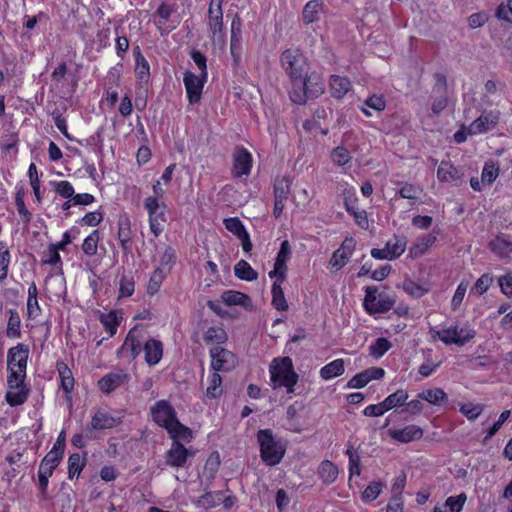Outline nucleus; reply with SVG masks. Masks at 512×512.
<instances>
[{
	"label": "nucleus",
	"mask_w": 512,
	"mask_h": 512,
	"mask_svg": "<svg viewBox=\"0 0 512 512\" xmlns=\"http://www.w3.org/2000/svg\"><path fill=\"white\" fill-rule=\"evenodd\" d=\"M494 124L495 123L490 121L487 116H480L470 124L468 130L470 134L483 133L488 131Z\"/></svg>",
	"instance_id": "nucleus-42"
},
{
	"label": "nucleus",
	"mask_w": 512,
	"mask_h": 512,
	"mask_svg": "<svg viewBox=\"0 0 512 512\" xmlns=\"http://www.w3.org/2000/svg\"><path fill=\"white\" fill-rule=\"evenodd\" d=\"M499 168L493 162H486L481 174L482 184L490 185L498 177Z\"/></svg>",
	"instance_id": "nucleus-43"
},
{
	"label": "nucleus",
	"mask_w": 512,
	"mask_h": 512,
	"mask_svg": "<svg viewBox=\"0 0 512 512\" xmlns=\"http://www.w3.org/2000/svg\"><path fill=\"white\" fill-rule=\"evenodd\" d=\"M403 289L406 293L415 298H420L427 292L426 288L410 279L404 281Z\"/></svg>",
	"instance_id": "nucleus-53"
},
{
	"label": "nucleus",
	"mask_w": 512,
	"mask_h": 512,
	"mask_svg": "<svg viewBox=\"0 0 512 512\" xmlns=\"http://www.w3.org/2000/svg\"><path fill=\"white\" fill-rule=\"evenodd\" d=\"M9 251L0 243V279L7 277L8 264L10 261Z\"/></svg>",
	"instance_id": "nucleus-60"
},
{
	"label": "nucleus",
	"mask_w": 512,
	"mask_h": 512,
	"mask_svg": "<svg viewBox=\"0 0 512 512\" xmlns=\"http://www.w3.org/2000/svg\"><path fill=\"white\" fill-rule=\"evenodd\" d=\"M366 295L364 298V307L370 313L373 314V308H375V304H377V289L375 287H367Z\"/></svg>",
	"instance_id": "nucleus-58"
},
{
	"label": "nucleus",
	"mask_w": 512,
	"mask_h": 512,
	"mask_svg": "<svg viewBox=\"0 0 512 512\" xmlns=\"http://www.w3.org/2000/svg\"><path fill=\"white\" fill-rule=\"evenodd\" d=\"M437 176L440 181H457L462 178L461 171L449 162H441L438 167Z\"/></svg>",
	"instance_id": "nucleus-23"
},
{
	"label": "nucleus",
	"mask_w": 512,
	"mask_h": 512,
	"mask_svg": "<svg viewBox=\"0 0 512 512\" xmlns=\"http://www.w3.org/2000/svg\"><path fill=\"white\" fill-rule=\"evenodd\" d=\"M251 155L245 149H237L234 153V174L237 177L247 175L251 169Z\"/></svg>",
	"instance_id": "nucleus-17"
},
{
	"label": "nucleus",
	"mask_w": 512,
	"mask_h": 512,
	"mask_svg": "<svg viewBox=\"0 0 512 512\" xmlns=\"http://www.w3.org/2000/svg\"><path fill=\"white\" fill-rule=\"evenodd\" d=\"M490 249L499 257H507L512 252V241L504 236H497L489 242Z\"/></svg>",
	"instance_id": "nucleus-26"
},
{
	"label": "nucleus",
	"mask_w": 512,
	"mask_h": 512,
	"mask_svg": "<svg viewBox=\"0 0 512 512\" xmlns=\"http://www.w3.org/2000/svg\"><path fill=\"white\" fill-rule=\"evenodd\" d=\"M54 470L55 468L53 466H49L41 461L38 470V481L42 495L46 493L49 477L53 474Z\"/></svg>",
	"instance_id": "nucleus-38"
},
{
	"label": "nucleus",
	"mask_w": 512,
	"mask_h": 512,
	"mask_svg": "<svg viewBox=\"0 0 512 512\" xmlns=\"http://www.w3.org/2000/svg\"><path fill=\"white\" fill-rule=\"evenodd\" d=\"M389 436L399 442L409 443L414 440H419L423 436V430L416 425H408L402 429H390Z\"/></svg>",
	"instance_id": "nucleus-14"
},
{
	"label": "nucleus",
	"mask_w": 512,
	"mask_h": 512,
	"mask_svg": "<svg viewBox=\"0 0 512 512\" xmlns=\"http://www.w3.org/2000/svg\"><path fill=\"white\" fill-rule=\"evenodd\" d=\"M466 501V495L464 493L454 497L451 496L446 500V505L449 507L450 512H460L462 506Z\"/></svg>",
	"instance_id": "nucleus-63"
},
{
	"label": "nucleus",
	"mask_w": 512,
	"mask_h": 512,
	"mask_svg": "<svg viewBox=\"0 0 512 512\" xmlns=\"http://www.w3.org/2000/svg\"><path fill=\"white\" fill-rule=\"evenodd\" d=\"M151 414L153 420L159 426L164 427L171 438L187 439L190 436V429L178 421L175 410L167 401H158L151 407Z\"/></svg>",
	"instance_id": "nucleus-1"
},
{
	"label": "nucleus",
	"mask_w": 512,
	"mask_h": 512,
	"mask_svg": "<svg viewBox=\"0 0 512 512\" xmlns=\"http://www.w3.org/2000/svg\"><path fill=\"white\" fill-rule=\"evenodd\" d=\"M437 239L436 234L430 233L417 239L416 243L410 248L412 257L423 255Z\"/></svg>",
	"instance_id": "nucleus-25"
},
{
	"label": "nucleus",
	"mask_w": 512,
	"mask_h": 512,
	"mask_svg": "<svg viewBox=\"0 0 512 512\" xmlns=\"http://www.w3.org/2000/svg\"><path fill=\"white\" fill-rule=\"evenodd\" d=\"M116 425V419L108 413L98 411L93 416L90 426L92 429H109Z\"/></svg>",
	"instance_id": "nucleus-29"
},
{
	"label": "nucleus",
	"mask_w": 512,
	"mask_h": 512,
	"mask_svg": "<svg viewBox=\"0 0 512 512\" xmlns=\"http://www.w3.org/2000/svg\"><path fill=\"white\" fill-rule=\"evenodd\" d=\"M118 239L124 251H129L131 241L130 220L127 217L118 221Z\"/></svg>",
	"instance_id": "nucleus-30"
},
{
	"label": "nucleus",
	"mask_w": 512,
	"mask_h": 512,
	"mask_svg": "<svg viewBox=\"0 0 512 512\" xmlns=\"http://www.w3.org/2000/svg\"><path fill=\"white\" fill-rule=\"evenodd\" d=\"M164 278H165V274H164L162 268H157L154 270V272L152 273V275L150 277L148 287H147L148 293L150 295H154L155 293H157L159 291Z\"/></svg>",
	"instance_id": "nucleus-44"
},
{
	"label": "nucleus",
	"mask_w": 512,
	"mask_h": 512,
	"mask_svg": "<svg viewBox=\"0 0 512 512\" xmlns=\"http://www.w3.org/2000/svg\"><path fill=\"white\" fill-rule=\"evenodd\" d=\"M467 287H468V284L464 283V282H461L458 285V287L454 293V296L452 298V301H451L452 310L455 311L459 308L460 304L462 303V301L464 299Z\"/></svg>",
	"instance_id": "nucleus-61"
},
{
	"label": "nucleus",
	"mask_w": 512,
	"mask_h": 512,
	"mask_svg": "<svg viewBox=\"0 0 512 512\" xmlns=\"http://www.w3.org/2000/svg\"><path fill=\"white\" fill-rule=\"evenodd\" d=\"M145 360L149 365L157 364L163 355L162 343L155 339H150L145 343Z\"/></svg>",
	"instance_id": "nucleus-20"
},
{
	"label": "nucleus",
	"mask_w": 512,
	"mask_h": 512,
	"mask_svg": "<svg viewBox=\"0 0 512 512\" xmlns=\"http://www.w3.org/2000/svg\"><path fill=\"white\" fill-rule=\"evenodd\" d=\"M395 304V299L386 294H379L377 304L373 308L374 313H384L389 311Z\"/></svg>",
	"instance_id": "nucleus-52"
},
{
	"label": "nucleus",
	"mask_w": 512,
	"mask_h": 512,
	"mask_svg": "<svg viewBox=\"0 0 512 512\" xmlns=\"http://www.w3.org/2000/svg\"><path fill=\"white\" fill-rule=\"evenodd\" d=\"M128 379V375L123 371L113 372L98 381V386L101 391L110 393L117 387L121 386Z\"/></svg>",
	"instance_id": "nucleus-16"
},
{
	"label": "nucleus",
	"mask_w": 512,
	"mask_h": 512,
	"mask_svg": "<svg viewBox=\"0 0 512 512\" xmlns=\"http://www.w3.org/2000/svg\"><path fill=\"white\" fill-rule=\"evenodd\" d=\"M226 340L227 334L221 327H210L204 335V341L208 344H215L218 346Z\"/></svg>",
	"instance_id": "nucleus-35"
},
{
	"label": "nucleus",
	"mask_w": 512,
	"mask_h": 512,
	"mask_svg": "<svg viewBox=\"0 0 512 512\" xmlns=\"http://www.w3.org/2000/svg\"><path fill=\"white\" fill-rule=\"evenodd\" d=\"M286 272V262L278 261L275 259L274 269L269 272V277L276 278L278 282H283L286 277Z\"/></svg>",
	"instance_id": "nucleus-59"
},
{
	"label": "nucleus",
	"mask_w": 512,
	"mask_h": 512,
	"mask_svg": "<svg viewBox=\"0 0 512 512\" xmlns=\"http://www.w3.org/2000/svg\"><path fill=\"white\" fill-rule=\"evenodd\" d=\"M85 466V459H83L80 454L74 453L70 455L68 459V477L73 479L76 476H79L81 471Z\"/></svg>",
	"instance_id": "nucleus-36"
},
{
	"label": "nucleus",
	"mask_w": 512,
	"mask_h": 512,
	"mask_svg": "<svg viewBox=\"0 0 512 512\" xmlns=\"http://www.w3.org/2000/svg\"><path fill=\"white\" fill-rule=\"evenodd\" d=\"M384 373V370L380 367L368 368L352 377L348 381L347 387L350 389L362 388L372 380L381 379L384 376Z\"/></svg>",
	"instance_id": "nucleus-11"
},
{
	"label": "nucleus",
	"mask_w": 512,
	"mask_h": 512,
	"mask_svg": "<svg viewBox=\"0 0 512 512\" xmlns=\"http://www.w3.org/2000/svg\"><path fill=\"white\" fill-rule=\"evenodd\" d=\"M235 276L241 280L254 281L258 278V273L245 260H240L234 266Z\"/></svg>",
	"instance_id": "nucleus-31"
},
{
	"label": "nucleus",
	"mask_w": 512,
	"mask_h": 512,
	"mask_svg": "<svg viewBox=\"0 0 512 512\" xmlns=\"http://www.w3.org/2000/svg\"><path fill=\"white\" fill-rule=\"evenodd\" d=\"M56 192L64 198H73L74 188L68 181H60L56 184Z\"/></svg>",
	"instance_id": "nucleus-64"
},
{
	"label": "nucleus",
	"mask_w": 512,
	"mask_h": 512,
	"mask_svg": "<svg viewBox=\"0 0 512 512\" xmlns=\"http://www.w3.org/2000/svg\"><path fill=\"white\" fill-rule=\"evenodd\" d=\"M437 336L438 339L446 345L456 344L458 346H464L475 337V331L472 329H458L457 326H452L447 329H443L441 332H437Z\"/></svg>",
	"instance_id": "nucleus-7"
},
{
	"label": "nucleus",
	"mask_w": 512,
	"mask_h": 512,
	"mask_svg": "<svg viewBox=\"0 0 512 512\" xmlns=\"http://www.w3.org/2000/svg\"><path fill=\"white\" fill-rule=\"evenodd\" d=\"M28 391L23 387L19 389H10L6 393V401L11 406H17L23 404L27 400Z\"/></svg>",
	"instance_id": "nucleus-39"
},
{
	"label": "nucleus",
	"mask_w": 512,
	"mask_h": 512,
	"mask_svg": "<svg viewBox=\"0 0 512 512\" xmlns=\"http://www.w3.org/2000/svg\"><path fill=\"white\" fill-rule=\"evenodd\" d=\"M134 53L136 58V75L140 81L147 83L150 75L149 64L145 57L142 55L139 47L134 49Z\"/></svg>",
	"instance_id": "nucleus-28"
},
{
	"label": "nucleus",
	"mask_w": 512,
	"mask_h": 512,
	"mask_svg": "<svg viewBox=\"0 0 512 512\" xmlns=\"http://www.w3.org/2000/svg\"><path fill=\"white\" fill-rule=\"evenodd\" d=\"M290 193V180L288 178H282L277 180L274 184V195L275 199L285 201Z\"/></svg>",
	"instance_id": "nucleus-45"
},
{
	"label": "nucleus",
	"mask_w": 512,
	"mask_h": 512,
	"mask_svg": "<svg viewBox=\"0 0 512 512\" xmlns=\"http://www.w3.org/2000/svg\"><path fill=\"white\" fill-rule=\"evenodd\" d=\"M387 411H388V409H387L384 401H382L378 404H373V405L367 406L364 409L363 413L365 416L378 417V416H382Z\"/></svg>",
	"instance_id": "nucleus-62"
},
{
	"label": "nucleus",
	"mask_w": 512,
	"mask_h": 512,
	"mask_svg": "<svg viewBox=\"0 0 512 512\" xmlns=\"http://www.w3.org/2000/svg\"><path fill=\"white\" fill-rule=\"evenodd\" d=\"M272 305L279 311L288 309V304L281 287V282L275 281L272 285Z\"/></svg>",
	"instance_id": "nucleus-34"
},
{
	"label": "nucleus",
	"mask_w": 512,
	"mask_h": 512,
	"mask_svg": "<svg viewBox=\"0 0 512 512\" xmlns=\"http://www.w3.org/2000/svg\"><path fill=\"white\" fill-rule=\"evenodd\" d=\"M469 420H475L483 411V406L480 404L474 405L472 403L463 404L460 408Z\"/></svg>",
	"instance_id": "nucleus-57"
},
{
	"label": "nucleus",
	"mask_w": 512,
	"mask_h": 512,
	"mask_svg": "<svg viewBox=\"0 0 512 512\" xmlns=\"http://www.w3.org/2000/svg\"><path fill=\"white\" fill-rule=\"evenodd\" d=\"M324 92V84L316 73H308L300 84H295L290 92V99L296 104H305L308 99L317 98Z\"/></svg>",
	"instance_id": "nucleus-4"
},
{
	"label": "nucleus",
	"mask_w": 512,
	"mask_h": 512,
	"mask_svg": "<svg viewBox=\"0 0 512 512\" xmlns=\"http://www.w3.org/2000/svg\"><path fill=\"white\" fill-rule=\"evenodd\" d=\"M270 379L274 389L285 387L288 394L294 392L298 375L290 357L275 358L270 364Z\"/></svg>",
	"instance_id": "nucleus-2"
},
{
	"label": "nucleus",
	"mask_w": 512,
	"mask_h": 512,
	"mask_svg": "<svg viewBox=\"0 0 512 512\" xmlns=\"http://www.w3.org/2000/svg\"><path fill=\"white\" fill-rule=\"evenodd\" d=\"M383 484L380 482L370 483L362 493V498L365 501L375 500L381 493Z\"/></svg>",
	"instance_id": "nucleus-54"
},
{
	"label": "nucleus",
	"mask_w": 512,
	"mask_h": 512,
	"mask_svg": "<svg viewBox=\"0 0 512 512\" xmlns=\"http://www.w3.org/2000/svg\"><path fill=\"white\" fill-rule=\"evenodd\" d=\"M280 62L283 70L290 78L292 86L300 84L303 77H305L310 66L307 58L297 48H289L281 53Z\"/></svg>",
	"instance_id": "nucleus-3"
},
{
	"label": "nucleus",
	"mask_w": 512,
	"mask_h": 512,
	"mask_svg": "<svg viewBox=\"0 0 512 512\" xmlns=\"http://www.w3.org/2000/svg\"><path fill=\"white\" fill-rule=\"evenodd\" d=\"M222 301L228 306H242L245 310L251 311L253 303L251 298L242 292L235 290L224 291L221 295Z\"/></svg>",
	"instance_id": "nucleus-15"
},
{
	"label": "nucleus",
	"mask_w": 512,
	"mask_h": 512,
	"mask_svg": "<svg viewBox=\"0 0 512 512\" xmlns=\"http://www.w3.org/2000/svg\"><path fill=\"white\" fill-rule=\"evenodd\" d=\"M391 347L386 338H378L369 348L370 354L375 358L383 356Z\"/></svg>",
	"instance_id": "nucleus-49"
},
{
	"label": "nucleus",
	"mask_w": 512,
	"mask_h": 512,
	"mask_svg": "<svg viewBox=\"0 0 512 512\" xmlns=\"http://www.w3.org/2000/svg\"><path fill=\"white\" fill-rule=\"evenodd\" d=\"M100 321L111 336L116 333L119 321L115 311H110L107 314H102L100 317Z\"/></svg>",
	"instance_id": "nucleus-47"
},
{
	"label": "nucleus",
	"mask_w": 512,
	"mask_h": 512,
	"mask_svg": "<svg viewBox=\"0 0 512 512\" xmlns=\"http://www.w3.org/2000/svg\"><path fill=\"white\" fill-rule=\"evenodd\" d=\"M7 335L19 336L20 335V318L16 311L10 310V317L7 325Z\"/></svg>",
	"instance_id": "nucleus-56"
},
{
	"label": "nucleus",
	"mask_w": 512,
	"mask_h": 512,
	"mask_svg": "<svg viewBox=\"0 0 512 512\" xmlns=\"http://www.w3.org/2000/svg\"><path fill=\"white\" fill-rule=\"evenodd\" d=\"M10 375L8 377V387L10 389H19L22 387L26 377V371L15 369L13 366L9 368Z\"/></svg>",
	"instance_id": "nucleus-48"
},
{
	"label": "nucleus",
	"mask_w": 512,
	"mask_h": 512,
	"mask_svg": "<svg viewBox=\"0 0 512 512\" xmlns=\"http://www.w3.org/2000/svg\"><path fill=\"white\" fill-rule=\"evenodd\" d=\"M418 397L433 405H439L442 402H447V394L442 388H433L422 391Z\"/></svg>",
	"instance_id": "nucleus-32"
},
{
	"label": "nucleus",
	"mask_w": 512,
	"mask_h": 512,
	"mask_svg": "<svg viewBox=\"0 0 512 512\" xmlns=\"http://www.w3.org/2000/svg\"><path fill=\"white\" fill-rule=\"evenodd\" d=\"M28 354L29 349L26 345L18 344L11 348L7 356L8 368L13 366L15 369L26 371Z\"/></svg>",
	"instance_id": "nucleus-13"
},
{
	"label": "nucleus",
	"mask_w": 512,
	"mask_h": 512,
	"mask_svg": "<svg viewBox=\"0 0 512 512\" xmlns=\"http://www.w3.org/2000/svg\"><path fill=\"white\" fill-rule=\"evenodd\" d=\"M222 379L218 372H215L211 375L209 385L206 389V395L209 398H217L222 394Z\"/></svg>",
	"instance_id": "nucleus-40"
},
{
	"label": "nucleus",
	"mask_w": 512,
	"mask_h": 512,
	"mask_svg": "<svg viewBox=\"0 0 512 512\" xmlns=\"http://www.w3.org/2000/svg\"><path fill=\"white\" fill-rule=\"evenodd\" d=\"M222 500V493H212V492H206L204 495H202L197 503L205 508H213L219 504V502Z\"/></svg>",
	"instance_id": "nucleus-51"
},
{
	"label": "nucleus",
	"mask_w": 512,
	"mask_h": 512,
	"mask_svg": "<svg viewBox=\"0 0 512 512\" xmlns=\"http://www.w3.org/2000/svg\"><path fill=\"white\" fill-rule=\"evenodd\" d=\"M145 208L149 213L150 229L155 236H158L161 231V222L158 220V216L155 213L159 210V203L156 197H148L145 200Z\"/></svg>",
	"instance_id": "nucleus-19"
},
{
	"label": "nucleus",
	"mask_w": 512,
	"mask_h": 512,
	"mask_svg": "<svg viewBox=\"0 0 512 512\" xmlns=\"http://www.w3.org/2000/svg\"><path fill=\"white\" fill-rule=\"evenodd\" d=\"M423 190L416 185L405 183L399 190L400 197L404 199L416 200L419 199Z\"/></svg>",
	"instance_id": "nucleus-50"
},
{
	"label": "nucleus",
	"mask_w": 512,
	"mask_h": 512,
	"mask_svg": "<svg viewBox=\"0 0 512 512\" xmlns=\"http://www.w3.org/2000/svg\"><path fill=\"white\" fill-rule=\"evenodd\" d=\"M318 474L319 477L322 479L323 483L329 485L337 479L338 468L331 461L324 460L321 462L318 468Z\"/></svg>",
	"instance_id": "nucleus-24"
},
{
	"label": "nucleus",
	"mask_w": 512,
	"mask_h": 512,
	"mask_svg": "<svg viewBox=\"0 0 512 512\" xmlns=\"http://www.w3.org/2000/svg\"><path fill=\"white\" fill-rule=\"evenodd\" d=\"M205 80L206 78H203L202 75L197 76L190 71L185 72L183 82L191 104L200 101Z\"/></svg>",
	"instance_id": "nucleus-9"
},
{
	"label": "nucleus",
	"mask_w": 512,
	"mask_h": 512,
	"mask_svg": "<svg viewBox=\"0 0 512 512\" xmlns=\"http://www.w3.org/2000/svg\"><path fill=\"white\" fill-rule=\"evenodd\" d=\"M351 83L346 77L333 75L330 78V89L333 97L342 98L350 90Z\"/></svg>",
	"instance_id": "nucleus-22"
},
{
	"label": "nucleus",
	"mask_w": 512,
	"mask_h": 512,
	"mask_svg": "<svg viewBox=\"0 0 512 512\" xmlns=\"http://www.w3.org/2000/svg\"><path fill=\"white\" fill-rule=\"evenodd\" d=\"M99 241L98 231H93L88 237L85 238L82 244L83 252L88 256H93L97 253V245Z\"/></svg>",
	"instance_id": "nucleus-46"
},
{
	"label": "nucleus",
	"mask_w": 512,
	"mask_h": 512,
	"mask_svg": "<svg viewBox=\"0 0 512 512\" xmlns=\"http://www.w3.org/2000/svg\"><path fill=\"white\" fill-rule=\"evenodd\" d=\"M176 439H174L171 448L167 451L165 460L169 466L182 467L190 456V452Z\"/></svg>",
	"instance_id": "nucleus-12"
},
{
	"label": "nucleus",
	"mask_w": 512,
	"mask_h": 512,
	"mask_svg": "<svg viewBox=\"0 0 512 512\" xmlns=\"http://www.w3.org/2000/svg\"><path fill=\"white\" fill-rule=\"evenodd\" d=\"M223 2L224 0H211L208 8V26L212 33V39L219 43L224 42Z\"/></svg>",
	"instance_id": "nucleus-6"
},
{
	"label": "nucleus",
	"mask_w": 512,
	"mask_h": 512,
	"mask_svg": "<svg viewBox=\"0 0 512 512\" xmlns=\"http://www.w3.org/2000/svg\"><path fill=\"white\" fill-rule=\"evenodd\" d=\"M408 399V393L406 390L399 389L393 394L389 395L383 401L388 409L391 410L396 407L402 406Z\"/></svg>",
	"instance_id": "nucleus-37"
},
{
	"label": "nucleus",
	"mask_w": 512,
	"mask_h": 512,
	"mask_svg": "<svg viewBox=\"0 0 512 512\" xmlns=\"http://www.w3.org/2000/svg\"><path fill=\"white\" fill-rule=\"evenodd\" d=\"M351 159L352 156L350 152L343 146H337L331 152V160L337 166H344L350 162Z\"/></svg>",
	"instance_id": "nucleus-41"
},
{
	"label": "nucleus",
	"mask_w": 512,
	"mask_h": 512,
	"mask_svg": "<svg viewBox=\"0 0 512 512\" xmlns=\"http://www.w3.org/2000/svg\"><path fill=\"white\" fill-rule=\"evenodd\" d=\"M257 440L260 446V456L263 462L269 466L279 464L284 457V446L275 439L270 429H262L257 433Z\"/></svg>",
	"instance_id": "nucleus-5"
},
{
	"label": "nucleus",
	"mask_w": 512,
	"mask_h": 512,
	"mask_svg": "<svg viewBox=\"0 0 512 512\" xmlns=\"http://www.w3.org/2000/svg\"><path fill=\"white\" fill-rule=\"evenodd\" d=\"M356 246L355 240L353 238H346L340 248H338L333 254L329 261V266L332 269L339 270L344 267L352 252L354 251Z\"/></svg>",
	"instance_id": "nucleus-10"
},
{
	"label": "nucleus",
	"mask_w": 512,
	"mask_h": 512,
	"mask_svg": "<svg viewBox=\"0 0 512 512\" xmlns=\"http://www.w3.org/2000/svg\"><path fill=\"white\" fill-rule=\"evenodd\" d=\"M210 355L212 358L211 366L215 372L229 371L236 365L235 355L220 346L213 347L210 350Z\"/></svg>",
	"instance_id": "nucleus-8"
},
{
	"label": "nucleus",
	"mask_w": 512,
	"mask_h": 512,
	"mask_svg": "<svg viewBox=\"0 0 512 512\" xmlns=\"http://www.w3.org/2000/svg\"><path fill=\"white\" fill-rule=\"evenodd\" d=\"M407 245V240L405 237H398L394 236L393 239L389 240L385 247L387 251L389 252V257H392V259H395L402 255V253L405 251Z\"/></svg>",
	"instance_id": "nucleus-33"
},
{
	"label": "nucleus",
	"mask_w": 512,
	"mask_h": 512,
	"mask_svg": "<svg viewBox=\"0 0 512 512\" xmlns=\"http://www.w3.org/2000/svg\"><path fill=\"white\" fill-rule=\"evenodd\" d=\"M141 339L142 331L137 326H135L129 331L122 345V350L130 351L132 358H136L141 351Z\"/></svg>",
	"instance_id": "nucleus-18"
},
{
	"label": "nucleus",
	"mask_w": 512,
	"mask_h": 512,
	"mask_svg": "<svg viewBox=\"0 0 512 512\" xmlns=\"http://www.w3.org/2000/svg\"><path fill=\"white\" fill-rule=\"evenodd\" d=\"M225 228L236 235L237 237H240L242 234L246 232L245 227L243 226L242 222L234 217V218H228L224 220Z\"/></svg>",
	"instance_id": "nucleus-55"
},
{
	"label": "nucleus",
	"mask_w": 512,
	"mask_h": 512,
	"mask_svg": "<svg viewBox=\"0 0 512 512\" xmlns=\"http://www.w3.org/2000/svg\"><path fill=\"white\" fill-rule=\"evenodd\" d=\"M344 371V360L336 359L322 367L320 370V375L324 380H330L334 377L342 375Z\"/></svg>",
	"instance_id": "nucleus-27"
},
{
	"label": "nucleus",
	"mask_w": 512,
	"mask_h": 512,
	"mask_svg": "<svg viewBox=\"0 0 512 512\" xmlns=\"http://www.w3.org/2000/svg\"><path fill=\"white\" fill-rule=\"evenodd\" d=\"M323 11V3L320 0L309 1L303 9V20L306 24L316 22Z\"/></svg>",
	"instance_id": "nucleus-21"
}]
</instances>
